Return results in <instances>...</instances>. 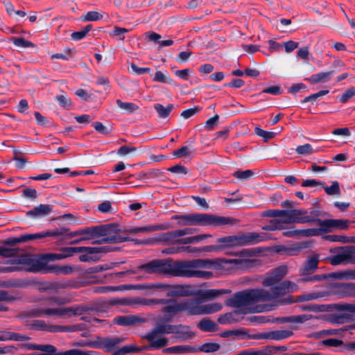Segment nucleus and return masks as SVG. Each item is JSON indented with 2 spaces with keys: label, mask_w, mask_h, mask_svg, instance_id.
I'll list each match as a JSON object with an SVG mask.
<instances>
[{
  "label": "nucleus",
  "mask_w": 355,
  "mask_h": 355,
  "mask_svg": "<svg viewBox=\"0 0 355 355\" xmlns=\"http://www.w3.org/2000/svg\"><path fill=\"white\" fill-rule=\"evenodd\" d=\"M251 261L244 257L235 259H194L189 261L171 262L170 275L177 277H196L209 279L212 273L204 268L223 269L229 272L244 270L251 267Z\"/></svg>",
  "instance_id": "f257e3e1"
},
{
  "label": "nucleus",
  "mask_w": 355,
  "mask_h": 355,
  "mask_svg": "<svg viewBox=\"0 0 355 355\" xmlns=\"http://www.w3.org/2000/svg\"><path fill=\"white\" fill-rule=\"evenodd\" d=\"M298 290L296 284L285 281L270 291L264 289H254L235 294L230 300V304L234 307L249 306L260 301H270L277 299L286 293H293Z\"/></svg>",
  "instance_id": "f03ea898"
},
{
  "label": "nucleus",
  "mask_w": 355,
  "mask_h": 355,
  "mask_svg": "<svg viewBox=\"0 0 355 355\" xmlns=\"http://www.w3.org/2000/svg\"><path fill=\"white\" fill-rule=\"evenodd\" d=\"M11 266L1 267L0 272H10L18 270L31 272H53L57 275H68L73 272L70 266H53L48 267L43 257L24 254L10 260Z\"/></svg>",
  "instance_id": "7ed1b4c3"
},
{
  "label": "nucleus",
  "mask_w": 355,
  "mask_h": 355,
  "mask_svg": "<svg viewBox=\"0 0 355 355\" xmlns=\"http://www.w3.org/2000/svg\"><path fill=\"white\" fill-rule=\"evenodd\" d=\"M173 218L178 220L181 226L202 225L219 227L231 223V219L223 216H218L209 214H191L175 215Z\"/></svg>",
  "instance_id": "20e7f679"
},
{
  "label": "nucleus",
  "mask_w": 355,
  "mask_h": 355,
  "mask_svg": "<svg viewBox=\"0 0 355 355\" xmlns=\"http://www.w3.org/2000/svg\"><path fill=\"white\" fill-rule=\"evenodd\" d=\"M62 300L59 298H49L44 300L41 306L34 311V315L37 317L46 315H56L66 318L78 314L77 309L59 306Z\"/></svg>",
  "instance_id": "39448f33"
},
{
  "label": "nucleus",
  "mask_w": 355,
  "mask_h": 355,
  "mask_svg": "<svg viewBox=\"0 0 355 355\" xmlns=\"http://www.w3.org/2000/svg\"><path fill=\"white\" fill-rule=\"evenodd\" d=\"M266 239V236L263 234L251 233L246 235L241 234L222 237L217 240V243L220 244L219 248L221 249L252 245L263 241Z\"/></svg>",
  "instance_id": "423d86ee"
},
{
  "label": "nucleus",
  "mask_w": 355,
  "mask_h": 355,
  "mask_svg": "<svg viewBox=\"0 0 355 355\" xmlns=\"http://www.w3.org/2000/svg\"><path fill=\"white\" fill-rule=\"evenodd\" d=\"M184 311L189 315H207L220 311L223 305L219 303L202 304L193 300H183Z\"/></svg>",
  "instance_id": "0eeeda50"
},
{
  "label": "nucleus",
  "mask_w": 355,
  "mask_h": 355,
  "mask_svg": "<svg viewBox=\"0 0 355 355\" xmlns=\"http://www.w3.org/2000/svg\"><path fill=\"white\" fill-rule=\"evenodd\" d=\"M173 331H175L173 325H157L152 332L146 335V338L153 347L160 348L169 344L168 340L164 335L171 334Z\"/></svg>",
  "instance_id": "6e6552de"
},
{
  "label": "nucleus",
  "mask_w": 355,
  "mask_h": 355,
  "mask_svg": "<svg viewBox=\"0 0 355 355\" xmlns=\"http://www.w3.org/2000/svg\"><path fill=\"white\" fill-rule=\"evenodd\" d=\"M266 215L275 216V218L270 220L268 225H266L262 227V229L265 230L273 231L276 230H282L286 225L294 223L293 220L290 218L289 210L268 211Z\"/></svg>",
  "instance_id": "1a4fd4ad"
},
{
  "label": "nucleus",
  "mask_w": 355,
  "mask_h": 355,
  "mask_svg": "<svg viewBox=\"0 0 355 355\" xmlns=\"http://www.w3.org/2000/svg\"><path fill=\"white\" fill-rule=\"evenodd\" d=\"M125 241L114 224L98 226V241L100 243H118Z\"/></svg>",
  "instance_id": "9d476101"
},
{
  "label": "nucleus",
  "mask_w": 355,
  "mask_h": 355,
  "mask_svg": "<svg viewBox=\"0 0 355 355\" xmlns=\"http://www.w3.org/2000/svg\"><path fill=\"white\" fill-rule=\"evenodd\" d=\"M330 252L335 254L329 258V262L334 266L341 263H355L354 258V250L353 247H341L331 249Z\"/></svg>",
  "instance_id": "9b49d317"
},
{
  "label": "nucleus",
  "mask_w": 355,
  "mask_h": 355,
  "mask_svg": "<svg viewBox=\"0 0 355 355\" xmlns=\"http://www.w3.org/2000/svg\"><path fill=\"white\" fill-rule=\"evenodd\" d=\"M193 232L194 229L193 228H185L183 230H178L171 232L163 234L157 238H154L148 241H141L140 242V243L154 244L155 243L159 241L166 242L168 243H177L178 242H179L178 239L180 237L187 234H191Z\"/></svg>",
  "instance_id": "f8f14e48"
},
{
  "label": "nucleus",
  "mask_w": 355,
  "mask_h": 355,
  "mask_svg": "<svg viewBox=\"0 0 355 355\" xmlns=\"http://www.w3.org/2000/svg\"><path fill=\"white\" fill-rule=\"evenodd\" d=\"M171 262L165 260H153L146 264L141 265L138 269L148 273H160L170 275Z\"/></svg>",
  "instance_id": "ddd939ff"
},
{
  "label": "nucleus",
  "mask_w": 355,
  "mask_h": 355,
  "mask_svg": "<svg viewBox=\"0 0 355 355\" xmlns=\"http://www.w3.org/2000/svg\"><path fill=\"white\" fill-rule=\"evenodd\" d=\"M318 212L313 210L309 213L302 209H291L289 210V216L293 223H306L317 222Z\"/></svg>",
  "instance_id": "4468645a"
},
{
  "label": "nucleus",
  "mask_w": 355,
  "mask_h": 355,
  "mask_svg": "<svg viewBox=\"0 0 355 355\" xmlns=\"http://www.w3.org/2000/svg\"><path fill=\"white\" fill-rule=\"evenodd\" d=\"M318 225L322 227L324 232H329L333 230H347L349 227V221L343 219L320 220L318 218Z\"/></svg>",
  "instance_id": "2eb2a0df"
},
{
  "label": "nucleus",
  "mask_w": 355,
  "mask_h": 355,
  "mask_svg": "<svg viewBox=\"0 0 355 355\" xmlns=\"http://www.w3.org/2000/svg\"><path fill=\"white\" fill-rule=\"evenodd\" d=\"M138 288L141 289H160L166 292V295H184L185 293L182 291V288L181 286H175L172 287L169 285L158 283V284H142L138 285L137 286Z\"/></svg>",
  "instance_id": "dca6fc26"
},
{
  "label": "nucleus",
  "mask_w": 355,
  "mask_h": 355,
  "mask_svg": "<svg viewBox=\"0 0 355 355\" xmlns=\"http://www.w3.org/2000/svg\"><path fill=\"white\" fill-rule=\"evenodd\" d=\"M123 341V339L121 338H98L97 341L89 344V346L110 352L115 349Z\"/></svg>",
  "instance_id": "f3484780"
},
{
  "label": "nucleus",
  "mask_w": 355,
  "mask_h": 355,
  "mask_svg": "<svg viewBox=\"0 0 355 355\" xmlns=\"http://www.w3.org/2000/svg\"><path fill=\"white\" fill-rule=\"evenodd\" d=\"M80 248L81 252H85L79 257L81 261L96 260L98 259L97 257L98 254L105 253L109 250L107 247H80Z\"/></svg>",
  "instance_id": "a211bd4d"
},
{
  "label": "nucleus",
  "mask_w": 355,
  "mask_h": 355,
  "mask_svg": "<svg viewBox=\"0 0 355 355\" xmlns=\"http://www.w3.org/2000/svg\"><path fill=\"white\" fill-rule=\"evenodd\" d=\"M287 273V268L285 266H279L276 268L274 272L263 280V284L267 286H273L275 283L281 280V279Z\"/></svg>",
  "instance_id": "6ab92c4d"
},
{
  "label": "nucleus",
  "mask_w": 355,
  "mask_h": 355,
  "mask_svg": "<svg viewBox=\"0 0 355 355\" xmlns=\"http://www.w3.org/2000/svg\"><path fill=\"white\" fill-rule=\"evenodd\" d=\"M334 289L335 291H334V293L340 298L346 296L355 295L354 284H336Z\"/></svg>",
  "instance_id": "aec40b11"
},
{
  "label": "nucleus",
  "mask_w": 355,
  "mask_h": 355,
  "mask_svg": "<svg viewBox=\"0 0 355 355\" xmlns=\"http://www.w3.org/2000/svg\"><path fill=\"white\" fill-rule=\"evenodd\" d=\"M168 227L169 225L168 224L149 225L144 227H134L130 230V232L134 234H146L159 230H165Z\"/></svg>",
  "instance_id": "412c9836"
},
{
  "label": "nucleus",
  "mask_w": 355,
  "mask_h": 355,
  "mask_svg": "<svg viewBox=\"0 0 355 355\" xmlns=\"http://www.w3.org/2000/svg\"><path fill=\"white\" fill-rule=\"evenodd\" d=\"M183 301L180 302H171L164 308L165 318L168 320L178 312L184 311Z\"/></svg>",
  "instance_id": "4be33fe9"
},
{
  "label": "nucleus",
  "mask_w": 355,
  "mask_h": 355,
  "mask_svg": "<svg viewBox=\"0 0 355 355\" xmlns=\"http://www.w3.org/2000/svg\"><path fill=\"white\" fill-rule=\"evenodd\" d=\"M60 233L59 232H49L46 231L43 232L36 233V234H30L22 235L20 237L16 239V242H26L28 241L33 240V239H43L47 236H57L60 235Z\"/></svg>",
  "instance_id": "5701e85b"
},
{
  "label": "nucleus",
  "mask_w": 355,
  "mask_h": 355,
  "mask_svg": "<svg viewBox=\"0 0 355 355\" xmlns=\"http://www.w3.org/2000/svg\"><path fill=\"white\" fill-rule=\"evenodd\" d=\"M293 334V332L290 330H277L269 333L267 336V338L270 340H279L290 337Z\"/></svg>",
  "instance_id": "b1692460"
},
{
  "label": "nucleus",
  "mask_w": 355,
  "mask_h": 355,
  "mask_svg": "<svg viewBox=\"0 0 355 355\" xmlns=\"http://www.w3.org/2000/svg\"><path fill=\"white\" fill-rule=\"evenodd\" d=\"M323 238L331 242H338L341 243H355V238L348 237L345 235H327Z\"/></svg>",
  "instance_id": "393cba45"
},
{
  "label": "nucleus",
  "mask_w": 355,
  "mask_h": 355,
  "mask_svg": "<svg viewBox=\"0 0 355 355\" xmlns=\"http://www.w3.org/2000/svg\"><path fill=\"white\" fill-rule=\"evenodd\" d=\"M80 236H83L84 237L83 239L87 241L98 239V226L81 229Z\"/></svg>",
  "instance_id": "a878e982"
},
{
  "label": "nucleus",
  "mask_w": 355,
  "mask_h": 355,
  "mask_svg": "<svg viewBox=\"0 0 355 355\" xmlns=\"http://www.w3.org/2000/svg\"><path fill=\"white\" fill-rule=\"evenodd\" d=\"M334 74L333 71L320 72L313 75L310 78L312 83H324L330 80L331 76Z\"/></svg>",
  "instance_id": "bb28decb"
},
{
  "label": "nucleus",
  "mask_w": 355,
  "mask_h": 355,
  "mask_svg": "<svg viewBox=\"0 0 355 355\" xmlns=\"http://www.w3.org/2000/svg\"><path fill=\"white\" fill-rule=\"evenodd\" d=\"M51 211V207L46 205H40L35 207L33 209L27 212V215L31 216H39L46 215Z\"/></svg>",
  "instance_id": "cd10ccee"
},
{
  "label": "nucleus",
  "mask_w": 355,
  "mask_h": 355,
  "mask_svg": "<svg viewBox=\"0 0 355 355\" xmlns=\"http://www.w3.org/2000/svg\"><path fill=\"white\" fill-rule=\"evenodd\" d=\"M319 261V257L317 254L311 256L306 261L303 271L304 272H309L315 270L318 268V263Z\"/></svg>",
  "instance_id": "c85d7f7f"
},
{
  "label": "nucleus",
  "mask_w": 355,
  "mask_h": 355,
  "mask_svg": "<svg viewBox=\"0 0 355 355\" xmlns=\"http://www.w3.org/2000/svg\"><path fill=\"white\" fill-rule=\"evenodd\" d=\"M210 237H211V234H203L184 239H178L179 242H178L177 243H198Z\"/></svg>",
  "instance_id": "c756f323"
},
{
  "label": "nucleus",
  "mask_w": 355,
  "mask_h": 355,
  "mask_svg": "<svg viewBox=\"0 0 355 355\" xmlns=\"http://www.w3.org/2000/svg\"><path fill=\"white\" fill-rule=\"evenodd\" d=\"M154 108L157 112L159 117L164 119L169 115L173 109V105L168 104L166 106H164L161 104L157 103L154 105Z\"/></svg>",
  "instance_id": "7c9ffc66"
},
{
  "label": "nucleus",
  "mask_w": 355,
  "mask_h": 355,
  "mask_svg": "<svg viewBox=\"0 0 355 355\" xmlns=\"http://www.w3.org/2000/svg\"><path fill=\"white\" fill-rule=\"evenodd\" d=\"M173 327L175 329V331H173L171 334H179L182 338H192L194 336V334H193L190 331V328L187 326H173Z\"/></svg>",
  "instance_id": "2f4dec72"
},
{
  "label": "nucleus",
  "mask_w": 355,
  "mask_h": 355,
  "mask_svg": "<svg viewBox=\"0 0 355 355\" xmlns=\"http://www.w3.org/2000/svg\"><path fill=\"white\" fill-rule=\"evenodd\" d=\"M197 327L203 331H214L216 329V324L207 318L202 319Z\"/></svg>",
  "instance_id": "473e14b6"
},
{
  "label": "nucleus",
  "mask_w": 355,
  "mask_h": 355,
  "mask_svg": "<svg viewBox=\"0 0 355 355\" xmlns=\"http://www.w3.org/2000/svg\"><path fill=\"white\" fill-rule=\"evenodd\" d=\"M78 252H81L80 247H68L63 249L62 253L55 255V258L62 259Z\"/></svg>",
  "instance_id": "72a5a7b5"
},
{
  "label": "nucleus",
  "mask_w": 355,
  "mask_h": 355,
  "mask_svg": "<svg viewBox=\"0 0 355 355\" xmlns=\"http://www.w3.org/2000/svg\"><path fill=\"white\" fill-rule=\"evenodd\" d=\"M155 82H159L173 85V80L166 73L161 71H157L153 78Z\"/></svg>",
  "instance_id": "f704fd0d"
},
{
  "label": "nucleus",
  "mask_w": 355,
  "mask_h": 355,
  "mask_svg": "<svg viewBox=\"0 0 355 355\" xmlns=\"http://www.w3.org/2000/svg\"><path fill=\"white\" fill-rule=\"evenodd\" d=\"M114 321L117 324L127 326L134 324L138 321V319L134 316H121L115 318Z\"/></svg>",
  "instance_id": "c9c22d12"
},
{
  "label": "nucleus",
  "mask_w": 355,
  "mask_h": 355,
  "mask_svg": "<svg viewBox=\"0 0 355 355\" xmlns=\"http://www.w3.org/2000/svg\"><path fill=\"white\" fill-rule=\"evenodd\" d=\"M116 103L119 107L129 113H132L139 109V107L132 103L123 102L121 100H116Z\"/></svg>",
  "instance_id": "e433bc0d"
},
{
  "label": "nucleus",
  "mask_w": 355,
  "mask_h": 355,
  "mask_svg": "<svg viewBox=\"0 0 355 355\" xmlns=\"http://www.w3.org/2000/svg\"><path fill=\"white\" fill-rule=\"evenodd\" d=\"M227 290L225 289H209L207 290L202 294V296L206 299H214L220 295L227 293Z\"/></svg>",
  "instance_id": "4c0bfd02"
},
{
  "label": "nucleus",
  "mask_w": 355,
  "mask_h": 355,
  "mask_svg": "<svg viewBox=\"0 0 355 355\" xmlns=\"http://www.w3.org/2000/svg\"><path fill=\"white\" fill-rule=\"evenodd\" d=\"M323 232L322 230V227L320 226V228H309L299 230L300 236H318Z\"/></svg>",
  "instance_id": "58836bf2"
},
{
  "label": "nucleus",
  "mask_w": 355,
  "mask_h": 355,
  "mask_svg": "<svg viewBox=\"0 0 355 355\" xmlns=\"http://www.w3.org/2000/svg\"><path fill=\"white\" fill-rule=\"evenodd\" d=\"M313 318L314 317L312 315L303 314L300 315L291 316L287 318L286 321L295 323H304L306 321H308Z\"/></svg>",
  "instance_id": "ea45409f"
},
{
  "label": "nucleus",
  "mask_w": 355,
  "mask_h": 355,
  "mask_svg": "<svg viewBox=\"0 0 355 355\" xmlns=\"http://www.w3.org/2000/svg\"><path fill=\"white\" fill-rule=\"evenodd\" d=\"M103 17L102 15L96 11H90L83 15L81 19L84 21H97Z\"/></svg>",
  "instance_id": "a19ab883"
},
{
  "label": "nucleus",
  "mask_w": 355,
  "mask_h": 355,
  "mask_svg": "<svg viewBox=\"0 0 355 355\" xmlns=\"http://www.w3.org/2000/svg\"><path fill=\"white\" fill-rule=\"evenodd\" d=\"M91 29L92 25H87L83 30L80 31L73 32L71 35V38L73 40H80L84 38L87 35V34L91 31Z\"/></svg>",
  "instance_id": "79ce46f5"
},
{
  "label": "nucleus",
  "mask_w": 355,
  "mask_h": 355,
  "mask_svg": "<svg viewBox=\"0 0 355 355\" xmlns=\"http://www.w3.org/2000/svg\"><path fill=\"white\" fill-rule=\"evenodd\" d=\"M137 352V348L135 345H125L115 351L113 355H125Z\"/></svg>",
  "instance_id": "37998d69"
},
{
  "label": "nucleus",
  "mask_w": 355,
  "mask_h": 355,
  "mask_svg": "<svg viewBox=\"0 0 355 355\" xmlns=\"http://www.w3.org/2000/svg\"><path fill=\"white\" fill-rule=\"evenodd\" d=\"M12 40L15 46L21 48L33 47L35 46L33 43L24 37H15Z\"/></svg>",
  "instance_id": "c03bdc74"
},
{
  "label": "nucleus",
  "mask_w": 355,
  "mask_h": 355,
  "mask_svg": "<svg viewBox=\"0 0 355 355\" xmlns=\"http://www.w3.org/2000/svg\"><path fill=\"white\" fill-rule=\"evenodd\" d=\"M191 153V150L188 146H182L180 148L173 151V156L179 158L189 157Z\"/></svg>",
  "instance_id": "a18cd8bd"
},
{
  "label": "nucleus",
  "mask_w": 355,
  "mask_h": 355,
  "mask_svg": "<svg viewBox=\"0 0 355 355\" xmlns=\"http://www.w3.org/2000/svg\"><path fill=\"white\" fill-rule=\"evenodd\" d=\"M255 133L258 136L262 137L266 141L274 138L276 135L275 132H268V131L262 130L260 128H255Z\"/></svg>",
  "instance_id": "49530a36"
},
{
  "label": "nucleus",
  "mask_w": 355,
  "mask_h": 355,
  "mask_svg": "<svg viewBox=\"0 0 355 355\" xmlns=\"http://www.w3.org/2000/svg\"><path fill=\"white\" fill-rule=\"evenodd\" d=\"M296 152L301 155H309L313 153V148L311 144H306L302 146H299L296 148Z\"/></svg>",
  "instance_id": "de8ad7c7"
},
{
  "label": "nucleus",
  "mask_w": 355,
  "mask_h": 355,
  "mask_svg": "<svg viewBox=\"0 0 355 355\" xmlns=\"http://www.w3.org/2000/svg\"><path fill=\"white\" fill-rule=\"evenodd\" d=\"M56 101L58 103L66 109H70L71 107V100L65 95L61 94L55 97Z\"/></svg>",
  "instance_id": "09e8293b"
},
{
  "label": "nucleus",
  "mask_w": 355,
  "mask_h": 355,
  "mask_svg": "<svg viewBox=\"0 0 355 355\" xmlns=\"http://www.w3.org/2000/svg\"><path fill=\"white\" fill-rule=\"evenodd\" d=\"M190 350H191V348L189 347L182 346V345L173 346V347H168V348H166L164 349V351L166 352L175 353V354L187 352H189Z\"/></svg>",
  "instance_id": "8fccbe9b"
},
{
  "label": "nucleus",
  "mask_w": 355,
  "mask_h": 355,
  "mask_svg": "<svg viewBox=\"0 0 355 355\" xmlns=\"http://www.w3.org/2000/svg\"><path fill=\"white\" fill-rule=\"evenodd\" d=\"M220 345L217 343H205L202 345L200 349L206 353L214 352L219 349Z\"/></svg>",
  "instance_id": "3c124183"
},
{
  "label": "nucleus",
  "mask_w": 355,
  "mask_h": 355,
  "mask_svg": "<svg viewBox=\"0 0 355 355\" xmlns=\"http://www.w3.org/2000/svg\"><path fill=\"white\" fill-rule=\"evenodd\" d=\"M355 96V87H351L347 89L340 97V101L345 103L348 100Z\"/></svg>",
  "instance_id": "603ef678"
},
{
  "label": "nucleus",
  "mask_w": 355,
  "mask_h": 355,
  "mask_svg": "<svg viewBox=\"0 0 355 355\" xmlns=\"http://www.w3.org/2000/svg\"><path fill=\"white\" fill-rule=\"evenodd\" d=\"M324 295L322 293H311L302 295L299 297V300L301 301H309L313 300H316L323 297Z\"/></svg>",
  "instance_id": "864d4df0"
},
{
  "label": "nucleus",
  "mask_w": 355,
  "mask_h": 355,
  "mask_svg": "<svg viewBox=\"0 0 355 355\" xmlns=\"http://www.w3.org/2000/svg\"><path fill=\"white\" fill-rule=\"evenodd\" d=\"M343 341L336 338H329L321 341L320 344L326 346L339 347L343 345Z\"/></svg>",
  "instance_id": "5fc2aeb1"
},
{
  "label": "nucleus",
  "mask_w": 355,
  "mask_h": 355,
  "mask_svg": "<svg viewBox=\"0 0 355 355\" xmlns=\"http://www.w3.org/2000/svg\"><path fill=\"white\" fill-rule=\"evenodd\" d=\"M325 191L329 195H336L340 193L339 184L338 182H334L331 186L325 188Z\"/></svg>",
  "instance_id": "6e6d98bb"
},
{
  "label": "nucleus",
  "mask_w": 355,
  "mask_h": 355,
  "mask_svg": "<svg viewBox=\"0 0 355 355\" xmlns=\"http://www.w3.org/2000/svg\"><path fill=\"white\" fill-rule=\"evenodd\" d=\"M61 355H93V352H85L78 349H72L64 352H61Z\"/></svg>",
  "instance_id": "4d7b16f0"
},
{
  "label": "nucleus",
  "mask_w": 355,
  "mask_h": 355,
  "mask_svg": "<svg viewBox=\"0 0 355 355\" xmlns=\"http://www.w3.org/2000/svg\"><path fill=\"white\" fill-rule=\"evenodd\" d=\"M10 340L15 341H26L30 339V337L26 334H18L16 332L10 331Z\"/></svg>",
  "instance_id": "13d9d810"
},
{
  "label": "nucleus",
  "mask_w": 355,
  "mask_h": 355,
  "mask_svg": "<svg viewBox=\"0 0 355 355\" xmlns=\"http://www.w3.org/2000/svg\"><path fill=\"white\" fill-rule=\"evenodd\" d=\"M98 209L101 213H110L112 211V207L110 201H104L98 205Z\"/></svg>",
  "instance_id": "bf43d9fd"
},
{
  "label": "nucleus",
  "mask_w": 355,
  "mask_h": 355,
  "mask_svg": "<svg viewBox=\"0 0 355 355\" xmlns=\"http://www.w3.org/2000/svg\"><path fill=\"white\" fill-rule=\"evenodd\" d=\"M175 75L184 80H187L190 76L191 71L189 69H184L181 70H176L175 72Z\"/></svg>",
  "instance_id": "052dcab7"
},
{
  "label": "nucleus",
  "mask_w": 355,
  "mask_h": 355,
  "mask_svg": "<svg viewBox=\"0 0 355 355\" xmlns=\"http://www.w3.org/2000/svg\"><path fill=\"white\" fill-rule=\"evenodd\" d=\"M200 108H199L198 107H193L192 108L184 110L181 113V116H182L185 119H187L193 116L194 114H196V113H198V112H200Z\"/></svg>",
  "instance_id": "680f3d73"
},
{
  "label": "nucleus",
  "mask_w": 355,
  "mask_h": 355,
  "mask_svg": "<svg viewBox=\"0 0 355 355\" xmlns=\"http://www.w3.org/2000/svg\"><path fill=\"white\" fill-rule=\"evenodd\" d=\"M17 348L12 345H6L4 347H0V355L1 354H15Z\"/></svg>",
  "instance_id": "e2e57ef3"
},
{
  "label": "nucleus",
  "mask_w": 355,
  "mask_h": 355,
  "mask_svg": "<svg viewBox=\"0 0 355 355\" xmlns=\"http://www.w3.org/2000/svg\"><path fill=\"white\" fill-rule=\"evenodd\" d=\"M253 175V172L250 170L244 171H236L234 173V177L239 179H248Z\"/></svg>",
  "instance_id": "0e129e2a"
},
{
  "label": "nucleus",
  "mask_w": 355,
  "mask_h": 355,
  "mask_svg": "<svg viewBox=\"0 0 355 355\" xmlns=\"http://www.w3.org/2000/svg\"><path fill=\"white\" fill-rule=\"evenodd\" d=\"M145 37L150 41L159 44L161 35L155 32H148L145 34Z\"/></svg>",
  "instance_id": "69168bd1"
},
{
  "label": "nucleus",
  "mask_w": 355,
  "mask_h": 355,
  "mask_svg": "<svg viewBox=\"0 0 355 355\" xmlns=\"http://www.w3.org/2000/svg\"><path fill=\"white\" fill-rule=\"evenodd\" d=\"M135 150L136 148L134 147L123 146L119 149L118 154L124 156L130 153L135 152Z\"/></svg>",
  "instance_id": "338daca9"
},
{
  "label": "nucleus",
  "mask_w": 355,
  "mask_h": 355,
  "mask_svg": "<svg viewBox=\"0 0 355 355\" xmlns=\"http://www.w3.org/2000/svg\"><path fill=\"white\" fill-rule=\"evenodd\" d=\"M44 354V355H61V352L57 353L56 348L51 345H46Z\"/></svg>",
  "instance_id": "774afa93"
}]
</instances>
